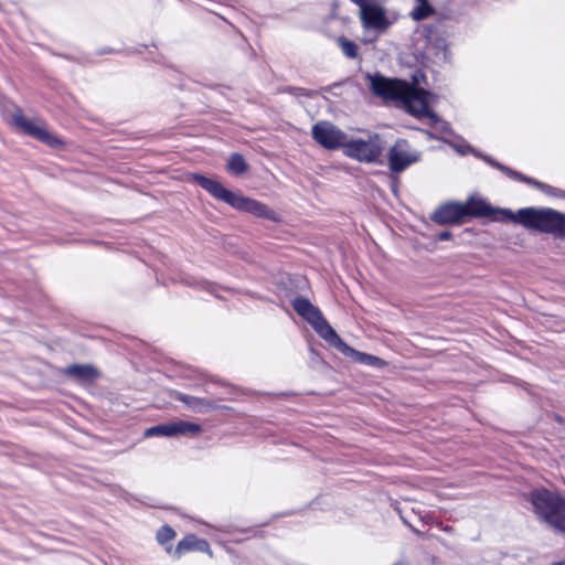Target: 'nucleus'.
Here are the masks:
<instances>
[{"label":"nucleus","instance_id":"1","mask_svg":"<svg viewBox=\"0 0 565 565\" xmlns=\"http://www.w3.org/2000/svg\"><path fill=\"white\" fill-rule=\"evenodd\" d=\"M372 93L384 100L401 103L408 113L416 117H429L436 120L430 106L436 102L433 94L416 88L406 82L387 78L380 74H367L366 76Z\"/></svg>","mask_w":565,"mask_h":565},{"label":"nucleus","instance_id":"2","mask_svg":"<svg viewBox=\"0 0 565 565\" xmlns=\"http://www.w3.org/2000/svg\"><path fill=\"white\" fill-rule=\"evenodd\" d=\"M498 213L525 228L552 234L557 237L565 236V214L553 209L524 207L516 212L502 209Z\"/></svg>","mask_w":565,"mask_h":565},{"label":"nucleus","instance_id":"3","mask_svg":"<svg viewBox=\"0 0 565 565\" xmlns=\"http://www.w3.org/2000/svg\"><path fill=\"white\" fill-rule=\"evenodd\" d=\"M189 179L200 184L214 199L222 201L238 211L247 212L255 216L268 220L275 218V212L267 205L228 190L216 179L207 178L198 173L191 174Z\"/></svg>","mask_w":565,"mask_h":565},{"label":"nucleus","instance_id":"4","mask_svg":"<svg viewBox=\"0 0 565 565\" xmlns=\"http://www.w3.org/2000/svg\"><path fill=\"white\" fill-rule=\"evenodd\" d=\"M359 7V19L365 30L387 31L398 15L386 8V0H350Z\"/></svg>","mask_w":565,"mask_h":565},{"label":"nucleus","instance_id":"5","mask_svg":"<svg viewBox=\"0 0 565 565\" xmlns=\"http://www.w3.org/2000/svg\"><path fill=\"white\" fill-rule=\"evenodd\" d=\"M531 500L541 518L551 525L565 531V500L557 493L547 490L534 491Z\"/></svg>","mask_w":565,"mask_h":565},{"label":"nucleus","instance_id":"6","mask_svg":"<svg viewBox=\"0 0 565 565\" xmlns=\"http://www.w3.org/2000/svg\"><path fill=\"white\" fill-rule=\"evenodd\" d=\"M10 124L20 132L33 137L50 147L58 148L63 145L39 118H30L17 111L11 116Z\"/></svg>","mask_w":565,"mask_h":565},{"label":"nucleus","instance_id":"7","mask_svg":"<svg viewBox=\"0 0 565 565\" xmlns=\"http://www.w3.org/2000/svg\"><path fill=\"white\" fill-rule=\"evenodd\" d=\"M292 307L299 316L307 320L315 331L329 344H331L338 333L330 326V323L323 318L320 310L315 307L308 299L296 298L292 301Z\"/></svg>","mask_w":565,"mask_h":565},{"label":"nucleus","instance_id":"8","mask_svg":"<svg viewBox=\"0 0 565 565\" xmlns=\"http://www.w3.org/2000/svg\"><path fill=\"white\" fill-rule=\"evenodd\" d=\"M382 150L383 145L379 135L370 136L367 140H349L347 138L343 146V152L345 156L366 163L376 161L380 158Z\"/></svg>","mask_w":565,"mask_h":565},{"label":"nucleus","instance_id":"9","mask_svg":"<svg viewBox=\"0 0 565 565\" xmlns=\"http://www.w3.org/2000/svg\"><path fill=\"white\" fill-rule=\"evenodd\" d=\"M420 159V152L413 149L405 139H398L388 149V167L393 172H401Z\"/></svg>","mask_w":565,"mask_h":565},{"label":"nucleus","instance_id":"10","mask_svg":"<svg viewBox=\"0 0 565 565\" xmlns=\"http://www.w3.org/2000/svg\"><path fill=\"white\" fill-rule=\"evenodd\" d=\"M312 138L326 149H337L344 146L347 136L329 121H319L312 127Z\"/></svg>","mask_w":565,"mask_h":565},{"label":"nucleus","instance_id":"11","mask_svg":"<svg viewBox=\"0 0 565 565\" xmlns=\"http://www.w3.org/2000/svg\"><path fill=\"white\" fill-rule=\"evenodd\" d=\"M201 430L202 428L198 424L179 420L147 428L143 433V436L149 438L153 436L172 437L185 434L195 435L201 433Z\"/></svg>","mask_w":565,"mask_h":565},{"label":"nucleus","instance_id":"12","mask_svg":"<svg viewBox=\"0 0 565 565\" xmlns=\"http://www.w3.org/2000/svg\"><path fill=\"white\" fill-rule=\"evenodd\" d=\"M334 347L338 351H340L345 356L350 358L353 362L373 366L376 369H382L386 366V362L382 360L379 356L360 352L353 348H351L349 344H347L339 335L335 338V340L330 344Z\"/></svg>","mask_w":565,"mask_h":565},{"label":"nucleus","instance_id":"13","mask_svg":"<svg viewBox=\"0 0 565 565\" xmlns=\"http://www.w3.org/2000/svg\"><path fill=\"white\" fill-rule=\"evenodd\" d=\"M465 211L462 203L448 202L433 213L431 220L438 224L457 223L465 217Z\"/></svg>","mask_w":565,"mask_h":565},{"label":"nucleus","instance_id":"14","mask_svg":"<svg viewBox=\"0 0 565 565\" xmlns=\"http://www.w3.org/2000/svg\"><path fill=\"white\" fill-rule=\"evenodd\" d=\"M462 205L466 210L465 216H492L494 221L507 220L504 216L498 213L500 209H493L490 204L480 198L472 196L463 202Z\"/></svg>","mask_w":565,"mask_h":565},{"label":"nucleus","instance_id":"15","mask_svg":"<svg viewBox=\"0 0 565 565\" xmlns=\"http://www.w3.org/2000/svg\"><path fill=\"white\" fill-rule=\"evenodd\" d=\"M191 551H199V552H205L210 555H212V552L210 550V545L205 540L199 539L195 535H186L184 536L175 546L173 550V555L175 557H181L183 554L191 552Z\"/></svg>","mask_w":565,"mask_h":565},{"label":"nucleus","instance_id":"16","mask_svg":"<svg viewBox=\"0 0 565 565\" xmlns=\"http://www.w3.org/2000/svg\"><path fill=\"white\" fill-rule=\"evenodd\" d=\"M62 372L81 383H90L99 377L98 370L90 364H73L65 367Z\"/></svg>","mask_w":565,"mask_h":565},{"label":"nucleus","instance_id":"17","mask_svg":"<svg viewBox=\"0 0 565 565\" xmlns=\"http://www.w3.org/2000/svg\"><path fill=\"white\" fill-rule=\"evenodd\" d=\"M226 168L231 173L239 175L247 171V163L243 156L233 153L227 161Z\"/></svg>","mask_w":565,"mask_h":565},{"label":"nucleus","instance_id":"18","mask_svg":"<svg viewBox=\"0 0 565 565\" xmlns=\"http://www.w3.org/2000/svg\"><path fill=\"white\" fill-rule=\"evenodd\" d=\"M434 13L433 7L428 1L417 2V6L411 11V17L415 21H420Z\"/></svg>","mask_w":565,"mask_h":565},{"label":"nucleus","instance_id":"19","mask_svg":"<svg viewBox=\"0 0 565 565\" xmlns=\"http://www.w3.org/2000/svg\"><path fill=\"white\" fill-rule=\"evenodd\" d=\"M175 532L170 526H162L157 533V540L160 544H166L171 542L175 537Z\"/></svg>","mask_w":565,"mask_h":565},{"label":"nucleus","instance_id":"20","mask_svg":"<svg viewBox=\"0 0 565 565\" xmlns=\"http://www.w3.org/2000/svg\"><path fill=\"white\" fill-rule=\"evenodd\" d=\"M339 44L343 51V53L348 56V57H355L358 52H356V45L354 42L350 41V40H347L344 38H340L339 39Z\"/></svg>","mask_w":565,"mask_h":565},{"label":"nucleus","instance_id":"21","mask_svg":"<svg viewBox=\"0 0 565 565\" xmlns=\"http://www.w3.org/2000/svg\"><path fill=\"white\" fill-rule=\"evenodd\" d=\"M181 401H183L190 408L194 409V411H202L204 408V403L195 397H189V396H183V397H180Z\"/></svg>","mask_w":565,"mask_h":565},{"label":"nucleus","instance_id":"22","mask_svg":"<svg viewBox=\"0 0 565 565\" xmlns=\"http://www.w3.org/2000/svg\"><path fill=\"white\" fill-rule=\"evenodd\" d=\"M452 147H454V149L457 152H459L461 154H466L468 152H473V149L469 145H467L465 142H461V143H458V145H452Z\"/></svg>","mask_w":565,"mask_h":565},{"label":"nucleus","instance_id":"23","mask_svg":"<svg viewBox=\"0 0 565 565\" xmlns=\"http://www.w3.org/2000/svg\"><path fill=\"white\" fill-rule=\"evenodd\" d=\"M493 166H495V167H497V168H499L501 171H503L504 173H507L508 175H510V177H512V178H518V179H520V180L525 181V179H524V178H522V177H521L518 172H515V171H512V170H510V169H508V168H504V167H502V166H500V164H498V163H493Z\"/></svg>","mask_w":565,"mask_h":565},{"label":"nucleus","instance_id":"24","mask_svg":"<svg viewBox=\"0 0 565 565\" xmlns=\"http://www.w3.org/2000/svg\"><path fill=\"white\" fill-rule=\"evenodd\" d=\"M449 237H450L449 232H443L439 234V239H441V241L448 239Z\"/></svg>","mask_w":565,"mask_h":565},{"label":"nucleus","instance_id":"25","mask_svg":"<svg viewBox=\"0 0 565 565\" xmlns=\"http://www.w3.org/2000/svg\"><path fill=\"white\" fill-rule=\"evenodd\" d=\"M167 552L171 553L172 552V547L171 546H167L166 547Z\"/></svg>","mask_w":565,"mask_h":565}]
</instances>
